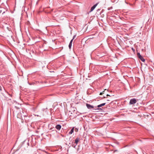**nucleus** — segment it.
Here are the masks:
<instances>
[{
	"mask_svg": "<svg viewBox=\"0 0 154 154\" xmlns=\"http://www.w3.org/2000/svg\"><path fill=\"white\" fill-rule=\"evenodd\" d=\"M4 13H5V12H4L2 14H3Z\"/></svg>",
	"mask_w": 154,
	"mask_h": 154,
	"instance_id": "21",
	"label": "nucleus"
},
{
	"mask_svg": "<svg viewBox=\"0 0 154 154\" xmlns=\"http://www.w3.org/2000/svg\"><path fill=\"white\" fill-rule=\"evenodd\" d=\"M72 45V43H69V49L71 48Z\"/></svg>",
	"mask_w": 154,
	"mask_h": 154,
	"instance_id": "9",
	"label": "nucleus"
},
{
	"mask_svg": "<svg viewBox=\"0 0 154 154\" xmlns=\"http://www.w3.org/2000/svg\"><path fill=\"white\" fill-rule=\"evenodd\" d=\"M73 117H75V116H74V115H73Z\"/></svg>",
	"mask_w": 154,
	"mask_h": 154,
	"instance_id": "19",
	"label": "nucleus"
},
{
	"mask_svg": "<svg viewBox=\"0 0 154 154\" xmlns=\"http://www.w3.org/2000/svg\"><path fill=\"white\" fill-rule=\"evenodd\" d=\"M32 53H34V52L33 51H32Z\"/></svg>",
	"mask_w": 154,
	"mask_h": 154,
	"instance_id": "18",
	"label": "nucleus"
},
{
	"mask_svg": "<svg viewBox=\"0 0 154 154\" xmlns=\"http://www.w3.org/2000/svg\"><path fill=\"white\" fill-rule=\"evenodd\" d=\"M103 98H106V97H103Z\"/></svg>",
	"mask_w": 154,
	"mask_h": 154,
	"instance_id": "20",
	"label": "nucleus"
},
{
	"mask_svg": "<svg viewBox=\"0 0 154 154\" xmlns=\"http://www.w3.org/2000/svg\"><path fill=\"white\" fill-rule=\"evenodd\" d=\"M79 141V139L78 138H76L75 140V143L76 145H77Z\"/></svg>",
	"mask_w": 154,
	"mask_h": 154,
	"instance_id": "6",
	"label": "nucleus"
},
{
	"mask_svg": "<svg viewBox=\"0 0 154 154\" xmlns=\"http://www.w3.org/2000/svg\"><path fill=\"white\" fill-rule=\"evenodd\" d=\"M106 104V103H103L97 106L98 107H100L102 106H104Z\"/></svg>",
	"mask_w": 154,
	"mask_h": 154,
	"instance_id": "7",
	"label": "nucleus"
},
{
	"mask_svg": "<svg viewBox=\"0 0 154 154\" xmlns=\"http://www.w3.org/2000/svg\"><path fill=\"white\" fill-rule=\"evenodd\" d=\"M102 94H103V93H102V92H100V95H102Z\"/></svg>",
	"mask_w": 154,
	"mask_h": 154,
	"instance_id": "14",
	"label": "nucleus"
},
{
	"mask_svg": "<svg viewBox=\"0 0 154 154\" xmlns=\"http://www.w3.org/2000/svg\"><path fill=\"white\" fill-rule=\"evenodd\" d=\"M28 118V116H26V118H26V119H25V120L26 121V120H26V119H27V118Z\"/></svg>",
	"mask_w": 154,
	"mask_h": 154,
	"instance_id": "12",
	"label": "nucleus"
},
{
	"mask_svg": "<svg viewBox=\"0 0 154 154\" xmlns=\"http://www.w3.org/2000/svg\"><path fill=\"white\" fill-rule=\"evenodd\" d=\"M61 127V125H57L55 127L58 130H60V129Z\"/></svg>",
	"mask_w": 154,
	"mask_h": 154,
	"instance_id": "5",
	"label": "nucleus"
},
{
	"mask_svg": "<svg viewBox=\"0 0 154 154\" xmlns=\"http://www.w3.org/2000/svg\"><path fill=\"white\" fill-rule=\"evenodd\" d=\"M76 35H74L73 37V39H75V38L76 37Z\"/></svg>",
	"mask_w": 154,
	"mask_h": 154,
	"instance_id": "10",
	"label": "nucleus"
},
{
	"mask_svg": "<svg viewBox=\"0 0 154 154\" xmlns=\"http://www.w3.org/2000/svg\"><path fill=\"white\" fill-rule=\"evenodd\" d=\"M137 102V100L135 99H132L130 101V104H135Z\"/></svg>",
	"mask_w": 154,
	"mask_h": 154,
	"instance_id": "2",
	"label": "nucleus"
},
{
	"mask_svg": "<svg viewBox=\"0 0 154 154\" xmlns=\"http://www.w3.org/2000/svg\"><path fill=\"white\" fill-rule=\"evenodd\" d=\"M86 106L88 109H91L94 108V106L89 104L86 103Z\"/></svg>",
	"mask_w": 154,
	"mask_h": 154,
	"instance_id": "4",
	"label": "nucleus"
},
{
	"mask_svg": "<svg viewBox=\"0 0 154 154\" xmlns=\"http://www.w3.org/2000/svg\"><path fill=\"white\" fill-rule=\"evenodd\" d=\"M98 3H97L95 5H94L93 6H92L91 8V9L90 11V12L92 11L95 9V8H96V7Z\"/></svg>",
	"mask_w": 154,
	"mask_h": 154,
	"instance_id": "3",
	"label": "nucleus"
},
{
	"mask_svg": "<svg viewBox=\"0 0 154 154\" xmlns=\"http://www.w3.org/2000/svg\"><path fill=\"white\" fill-rule=\"evenodd\" d=\"M103 93V94H104L105 93V91H103L102 92Z\"/></svg>",
	"mask_w": 154,
	"mask_h": 154,
	"instance_id": "15",
	"label": "nucleus"
},
{
	"mask_svg": "<svg viewBox=\"0 0 154 154\" xmlns=\"http://www.w3.org/2000/svg\"><path fill=\"white\" fill-rule=\"evenodd\" d=\"M74 131V128H72L71 130L69 132V134H72Z\"/></svg>",
	"mask_w": 154,
	"mask_h": 154,
	"instance_id": "8",
	"label": "nucleus"
},
{
	"mask_svg": "<svg viewBox=\"0 0 154 154\" xmlns=\"http://www.w3.org/2000/svg\"><path fill=\"white\" fill-rule=\"evenodd\" d=\"M106 96H110V95H109V94H107L106 95Z\"/></svg>",
	"mask_w": 154,
	"mask_h": 154,
	"instance_id": "16",
	"label": "nucleus"
},
{
	"mask_svg": "<svg viewBox=\"0 0 154 154\" xmlns=\"http://www.w3.org/2000/svg\"><path fill=\"white\" fill-rule=\"evenodd\" d=\"M73 39H72L70 41V43H72V41H73Z\"/></svg>",
	"mask_w": 154,
	"mask_h": 154,
	"instance_id": "13",
	"label": "nucleus"
},
{
	"mask_svg": "<svg viewBox=\"0 0 154 154\" xmlns=\"http://www.w3.org/2000/svg\"><path fill=\"white\" fill-rule=\"evenodd\" d=\"M132 49L133 50V51H134V49H133V48H132Z\"/></svg>",
	"mask_w": 154,
	"mask_h": 154,
	"instance_id": "17",
	"label": "nucleus"
},
{
	"mask_svg": "<svg viewBox=\"0 0 154 154\" xmlns=\"http://www.w3.org/2000/svg\"><path fill=\"white\" fill-rule=\"evenodd\" d=\"M76 146V144L75 145L74 144H73L72 145V146L73 147H74V148H75V146Z\"/></svg>",
	"mask_w": 154,
	"mask_h": 154,
	"instance_id": "11",
	"label": "nucleus"
},
{
	"mask_svg": "<svg viewBox=\"0 0 154 154\" xmlns=\"http://www.w3.org/2000/svg\"><path fill=\"white\" fill-rule=\"evenodd\" d=\"M137 56L143 62H144L145 61V59L140 54V53H137Z\"/></svg>",
	"mask_w": 154,
	"mask_h": 154,
	"instance_id": "1",
	"label": "nucleus"
}]
</instances>
